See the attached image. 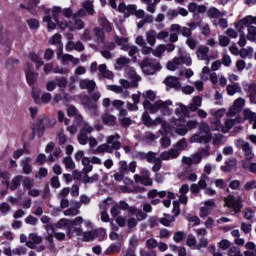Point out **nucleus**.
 <instances>
[{"label":"nucleus","mask_w":256,"mask_h":256,"mask_svg":"<svg viewBox=\"0 0 256 256\" xmlns=\"http://www.w3.org/2000/svg\"><path fill=\"white\" fill-rule=\"evenodd\" d=\"M143 97L146 99L143 102V107L146 109V111H150V113H157L159 109H168L169 106L173 105V102L170 100L162 101L158 100L154 104H152L149 101H155L157 98V95L153 90H148L146 93L143 94Z\"/></svg>","instance_id":"obj_1"},{"label":"nucleus","mask_w":256,"mask_h":256,"mask_svg":"<svg viewBox=\"0 0 256 256\" xmlns=\"http://www.w3.org/2000/svg\"><path fill=\"white\" fill-rule=\"evenodd\" d=\"M121 135L115 134L110 135L106 139V143L99 145L96 149L92 151L94 155H103L105 153H113L114 151H119L121 148Z\"/></svg>","instance_id":"obj_2"},{"label":"nucleus","mask_w":256,"mask_h":256,"mask_svg":"<svg viewBox=\"0 0 256 256\" xmlns=\"http://www.w3.org/2000/svg\"><path fill=\"white\" fill-rule=\"evenodd\" d=\"M213 134L211 133V127L206 122H202L199 125V131L196 132L191 138L190 143H211Z\"/></svg>","instance_id":"obj_3"},{"label":"nucleus","mask_w":256,"mask_h":256,"mask_svg":"<svg viewBox=\"0 0 256 256\" xmlns=\"http://www.w3.org/2000/svg\"><path fill=\"white\" fill-rule=\"evenodd\" d=\"M188 145L189 144L187 143V139L182 138L180 141L176 143V145L173 148H171L168 151H163L160 154V158L162 159V161H171L173 159H177V157L181 155V151H185Z\"/></svg>","instance_id":"obj_4"},{"label":"nucleus","mask_w":256,"mask_h":256,"mask_svg":"<svg viewBox=\"0 0 256 256\" xmlns=\"http://www.w3.org/2000/svg\"><path fill=\"white\" fill-rule=\"evenodd\" d=\"M120 85H108L107 89L109 91H113L114 93H117L118 95H121L123 99H127L129 97L130 93L127 91V89H131V87H137L133 86V82H129L126 79H120Z\"/></svg>","instance_id":"obj_5"},{"label":"nucleus","mask_w":256,"mask_h":256,"mask_svg":"<svg viewBox=\"0 0 256 256\" xmlns=\"http://www.w3.org/2000/svg\"><path fill=\"white\" fill-rule=\"evenodd\" d=\"M237 149H241L244 153L245 159L251 161L255 159V153H253V147L247 141H244L242 138L236 139L234 142Z\"/></svg>","instance_id":"obj_6"},{"label":"nucleus","mask_w":256,"mask_h":256,"mask_svg":"<svg viewBox=\"0 0 256 256\" xmlns=\"http://www.w3.org/2000/svg\"><path fill=\"white\" fill-rule=\"evenodd\" d=\"M57 121L53 118H49L47 116H42L38 119V135L39 137H43V133H45V129H52L55 127Z\"/></svg>","instance_id":"obj_7"},{"label":"nucleus","mask_w":256,"mask_h":256,"mask_svg":"<svg viewBox=\"0 0 256 256\" xmlns=\"http://www.w3.org/2000/svg\"><path fill=\"white\" fill-rule=\"evenodd\" d=\"M226 207L228 209H232V211L237 215L240 213L241 209H243V201L241 198H235L233 195H229L227 198L224 199Z\"/></svg>","instance_id":"obj_8"},{"label":"nucleus","mask_w":256,"mask_h":256,"mask_svg":"<svg viewBox=\"0 0 256 256\" xmlns=\"http://www.w3.org/2000/svg\"><path fill=\"white\" fill-rule=\"evenodd\" d=\"M125 74L127 75L128 79L131 80L133 87H138L139 81H141V76L137 75L135 69L131 66H116V69H123Z\"/></svg>","instance_id":"obj_9"},{"label":"nucleus","mask_w":256,"mask_h":256,"mask_svg":"<svg viewBox=\"0 0 256 256\" xmlns=\"http://www.w3.org/2000/svg\"><path fill=\"white\" fill-rule=\"evenodd\" d=\"M129 171L131 173H135V171H137V162L132 161L128 165L127 161L121 160L118 163V172H120V173L125 175V174L129 173Z\"/></svg>","instance_id":"obj_10"},{"label":"nucleus","mask_w":256,"mask_h":256,"mask_svg":"<svg viewBox=\"0 0 256 256\" xmlns=\"http://www.w3.org/2000/svg\"><path fill=\"white\" fill-rule=\"evenodd\" d=\"M245 107V99L238 98L234 101V104L230 107L229 111L227 112L228 117H235L237 113H240L241 109Z\"/></svg>","instance_id":"obj_11"},{"label":"nucleus","mask_w":256,"mask_h":256,"mask_svg":"<svg viewBox=\"0 0 256 256\" xmlns=\"http://www.w3.org/2000/svg\"><path fill=\"white\" fill-rule=\"evenodd\" d=\"M39 69V66L29 65L25 68L26 80L29 85H35V81H37L38 74L35 73Z\"/></svg>","instance_id":"obj_12"},{"label":"nucleus","mask_w":256,"mask_h":256,"mask_svg":"<svg viewBox=\"0 0 256 256\" xmlns=\"http://www.w3.org/2000/svg\"><path fill=\"white\" fill-rule=\"evenodd\" d=\"M83 221H84V219L81 216L76 217L74 220H69L67 218H62L58 221L57 227L59 229H61V227H63V225H71V226H74V227H79L80 225H83Z\"/></svg>","instance_id":"obj_13"},{"label":"nucleus","mask_w":256,"mask_h":256,"mask_svg":"<svg viewBox=\"0 0 256 256\" xmlns=\"http://www.w3.org/2000/svg\"><path fill=\"white\" fill-rule=\"evenodd\" d=\"M256 23V16H246L238 21L236 28L238 31H243L245 27H253V24Z\"/></svg>","instance_id":"obj_14"},{"label":"nucleus","mask_w":256,"mask_h":256,"mask_svg":"<svg viewBox=\"0 0 256 256\" xmlns=\"http://www.w3.org/2000/svg\"><path fill=\"white\" fill-rule=\"evenodd\" d=\"M118 11L120 13H123L124 17H131V15L135 14V11H137V5L135 4L126 5L125 3L122 2L118 6Z\"/></svg>","instance_id":"obj_15"},{"label":"nucleus","mask_w":256,"mask_h":256,"mask_svg":"<svg viewBox=\"0 0 256 256\" xmlns=\"http://www.w3.org/2000/svg\"><path fill=\"white\" fill-rule=\"evenodd\" d=\"M188 11L190 13H194V15H193L194 19H198L199 14H197V13H205V11H207V6L198 5L195 2H191V3L188 4Z\"/></svg>","instance_id":"obj_16"},{"label":"nucleus","mask_w":256,"mask_h":256,"mask_svg":"<svg viewBox=\"0 0 256 256\" xmlns=\"http://www.w3.org/2000/svg\"><path fill=\"white\" fill-rule=\"evenodd\" d=\"M66 51H78V53H81L85 51V45L81 41H68L65 46Z\"/></svg>","instance_id":"obj_17"},{"label":"nucleus","mask_w":256,"mask_h":256,"mask_svg":"<svg viewBox=\"0 0 256 256\" xmlns=\"http://www.w3.org/2000/svg\"><path fill=\"white\" fill-rule=\"evenodd\" d=\"M171 127L177 133V135H187V126L181 124V120H174L171 122Z\"/></svg>","instance_id":"obj_18"},{"label":"nucleus","mask_w":256,"mask_h":256,"mask_svg":"<svg viewBox=\"0 0 256 256\" xmlns=\"http://www.w3.org/2000/svg\"><path fill=\"white\" fill-rule=\"evenodd\" d=\"M244 91H247L250 103L256 105V84H245Z\"/></svg>","instance_id":"obj_19"},{"label":"nucleus","mask_w":256,"mask_h":256,"mask_svg":"<svg viewBox=\"0 0 256 256\" xmlns=\"http://www.w3.org/2000/svg\"><path fill=\"white\" fill-rule=\"evenodd\" d=\"M202 79L204 81H207V79H209L210 77V81L215 85L217 83V74L215 72L211 73V69L207 66H205L202 69V75H201Z\"/></svg>","instance_id":"obj_20"},{"label":"nucleus","mask_w":256,"mask_h":256,"mask_svg":"<svg viewBox=\"0 0 256 256\" xmlns=\"http://www.w3.org/2000/svg\"><path fill=\"white\" fill-rule=\"evenodd\" d=\"M80 89H87L88 93H93L95 91V87H97V84L93 80H80L79 82Z\"/></svg>","instance_id":"obj_21"},{"label":"nucleus","mask_w":256,"mask_h":256,"mask_svg":"<svg viewBox=\"0 0 256 256\" xmlns=\"http://www.w3.org/2000/svg\"><path fill=\"white\" fill-rule=\"evenodd\" d=\"M82 103L86 109H89V111L92 113V115H99L97 110V104L91 102V100L88 98V96H85L82 100Z\"/></svg>","instance_id":"obj_22"},{"label":"nucleus","mask_w":256,"mask_h":256,"mask_svg":"<svg viewBox=\"0 0 256 256\" xmlns=\"http://www.w3.org/2000/svg\"><path fill=\"white\" fill-rule=\"evenodd\" d=\"M197 59L200 61H207L209 59V47L199 46L196 51Z\"/></svg>","instance_id":"obj_23"},{"label":"nucleus","mask_w":256,"mask_h":256,"mask_svg":"<svg viewBox=\"0 0 256 256\" xmlns=\"http://www.w3.org/2000/svg\"><path fill=\"white\" fill-rule=\"evenodd\" d=\"M21 167L25 175H31L33 173V166L31 165V159L29 157L21 160Z\"/></svg>","instance_id":"obj_24"},{"label":"nucleus","mask_w":256,"mask_h":256,"mask_svg":"<svg viewBox=\"0 0 256 256\" xmlns=\"http://www.w3.org/2000/svg\"><path fill=\"white\" fill-rule=\"evenodd\" d=\"M63 227H67V237H69V239H71L73 235H77V236L83 235V229L81 227L71 226V225H63Z\"/></svg>","instance_id":"obj_25"},{"label":"nucleus","mask_w":256,"mask_h":256,"mask_svg":"<svg viewBox=\"0 0 256 256\" xmlns=\"http://www.w3.org/2000/svg\"><path fill=\"white\" fill-rule=\"evenodd\" d=\"M141 2L147 5L146 11H148V13H155V11H157V5L161 3V0H141Z\"/></svg>","instance_id":"obj_26"},{"label":"nucleus","mask_w":256,"mask_h":256,"mask_svg":"<svg viewBox=\"0 0 256 256\" xmlns=\"http://www.w3.org/2000/svg\"><path fill=\"white\" fill-rule=\"evenodd\" d=\"M244 119L253 123V129H256V113L251 111V109L246 108L243 110Z\"/></svg>","instance_id":"obj_27"},{"label":"nucleus","mask_w":256,"mask_h":256,"mask_svg":"<svg viewBox=\"0 0 256 256\" xmlns=\"http://www.w3.org/2000/svg\"><path fill=\"white\" fill-rule=\"evenodd\" d=\"M50 45H56L58 53H63V42H61V34H55L49 41Z\"/></svg>","instance_id":"obj_28"},{"label":"nucleus","mask_w":256,"mask_h":256,"mask_svg":"<svg viewBox=\"0 0 256 256\" xmlns=\"http://www.w3.org/2000/svg\"><path fill=\"white\" fill-rule=\"evenodd\" d=\"M121 247L123 244L121 242H115L110 244V246L106 249V255H115V253H119L121 251Z\"/></svg>","instance_id":"obj_29"},{"label":"nucleus","mask_w":256,"mask_h":256,"mask_svg":"<svg viewBox=\"0 0 256 256\" xmlns=\"http://www.w3.org/2000/svg\"><path fill=\"white\" fill-rule=\"evenodd\" d=\"M191 63H193V60L189 54H185L179 58H174V65H191Z\"/></svg>","instance_id":"obj_30"},{"label":"nucleus","mask_w":256,"mask_h":256,"mask_svg":"<svg viewBox=\"0 0 256 256\" xmlns=\"http://www.w3.org/2000/svg\"><path fill=\"white\" fill-rule=\"evenodd\" d=\"M167 87H172V89H181V84L179 83V78L169 76L165 79Z\"/></svg>","instance_id":"obj_31"},{"label":"nucleus","mask_w":256,"mask_h":256,"mask_svg":"<svg viewBox=\"0 0 256 256\" xmlns=\"http://www.w3.org/2000/svg\"><path fill=\"white\" fill-rule=\"evenodd\" d=\"M225 15V12H221L215 7H211L207 11V17L210 19H219V17H225Z\"/></svg>","instance_id":"obj_32"},{"label":"nucleus","mask_w":256,"mask_h":256,"mask_svg":"<svg viewBox=\"0 0 256 256\" xmlns=\"http://www.w3.org/2000/svg\"><path fill=\"white\" fill-rule=\"evenodd\" d=\"M141 69L145 75H155L161 69V66L142 65Z\"/></svg>","instance_id":"obj_33"},{"label":"nucleus","mask_w":256,"mask_h":256,"mask_svg":"<svg viewBox=\"0 0 256 256\" xmlns=\"http://www.w3.org/2000/svg\"><path fill=\"white\" fill-rule=\"evenodd\" d=\"M175 115L177 117H189V108L183 104H177V108L175 109Z\"/></svg>","instance_id":"obj_34"},{"label":"nucleus","mask_w":256,"mask_h":256,"mask_svg":"<svg viewBox=\"0 0 256 256\" xmlns=\"http://www.w3.org/2000/svg\"><path fill=\"white\" fill-rule=\"evenodd\" d=\"M102 121L104 125H108L109 127H113L115 123H117V117H115L113 114H104L102 115Z\"/></svg>","instance_id":"obj_35"},{"label":"nucleus","mask_w":256,"mask_h":256,"mask_svg":"<svg viewBox=\"0 0 256 256\" xmlns=\"http://www.w3.org/2000/svg\"><path fill=\"white\" fill-rule=\"evenodd\" d=\"M21 181H23V176L22 175L15 176L9 184L10 190L11 191H17V189H19V187H21Z\"/></svg>","instance_id":"obj_36"},{"label":"nucleus","mask_w":256,"mask_h":256,"mask_svg":"<svg viewBox=\"0 0 256 256\" xmlns=\"http://www.w3.org/2000/svg\"><path fill=\"white\" fill-rule=\"evenodd\" d=\"M142 121H143L144 125H146L147 127H151V125H157V123H161V118H156V120L153 121L151 119V116H149V114L144 113L142 115Z\"/></svg>","instance_id":"obj_37"},{"label":"nucleus","mask_w":256,"mask_h":256,"mask_svg":"<svg viewBox=\"0 0 256 256\" xmlns=\"http://www.w3.org/2000/svg\"><path fill=\"white\" fill-rule=\"evenodd\" d=\"M94 35L96 37L98 45H105V33L101 30V28H94Z\"/></svg>","instance_id":"obj_38"},{"label":"nucleus","mask_w":256,"mask_h":256,"mask_svg":"<svg viewBox=\"0 0 256 256\" xmlns=\"http://www.w3.org/2000/svg\"><path fill=\"white\" fill-rule=\"evenodd\" d=\"M100 77H104V79H113V72L107 70V66L100 65L98 68Z\"/></svg>","instance_id":"obj_39"},{"label":"nucleus","mask_w":256,"mask_h":256,"mask_svg":"<svg viewBox=\"0 0 256 256\" xmlns=\"http://www.w3.org/2000/svg\"><path fill=\"white\" fill-rule=\"evenodd\" d=\"M141 184L146 187H151V185H153V179H151V173L148 170L143 171Z\"/></svg>","instance_id":"obj_40"},{"label":"nucleus","mask_w":256,"mask_h":256,"mask_svg":"<svg viewBox=\"0 0 256 256\" xmlns=\"http://www.w3.org/2000/svg\"><path fill=\"white\" fill-rule=\"evenodd\" d=\"M146 41L153 47V45L157 43V32H155V30H149L146 33Z\"/></svg>","instance_id":"obj_41"},{"label":"nucleus","mask_w":256,"mask_h":256,"mask_svg":"<svg viewBox=\"0 0 256 256\" xmlns=\"http://www.w3.org/2000/svg\"><path fill=\"white\" fill-rule=\"evenodd\" d=\"M72 25L77 31H81L82 29H85V22L81 19V18H77L75 16H73L72 18Z\"/></svg>","instance_id":"obj_42"},{"label":"nucleus","mask_w":256,"mask_h":256,"mask_svg":"<svg viewBox=\"0 0 256 256\" xmlns=\"http://www.w3.org/2000/svg\"><path fill=\"white\" fill-rule=\"evenodd\" d=\"M248 251L244 252V256H256V245L253 242H248L245 245Z\"/></svg>","instance_id":"obj_43"},{"label":"nucleus","mask_w":256,"mask_h":256,"mask_svg":"<svg viewBox=\"0 0 256 256\" xmlns=\"http://www.w3.org/2000/svg\"><path fill=\"white\" fill-rule=\"evenodd\" d=\"M82 7H83V9L86 10L88 15H95V9L93 8L94 7L93 1L86 0V1L82 2Z\"/></svg>","instance_id":"obj_44"},{"label":"nucleus","mask_w":256,"mask_h":256,"mask_svg":"<svg viewBox=\"0 0 256 256\" xmlns=\"http://www.w3.org/2000/svg\"><path fill=\"white\" fill-rule=\"evenodd\" d=\"M128 245V249H134V251H137V247H139V237H137V235L130 236Z\"/></svg>","instance_id":"obj_45"},{"label":"nucleus","mask_w":256,"mask_h":256,"mask_svg":"<svg viewBox=\"0 0 256 256\" xmlns=\"http://www.w3.org/2000/svg\"><path fill=\"white\" fill-rule=\"evenodd\" d=\"M226 89H227L228 95H235V93H241L242 91L241 86H239V84L237 83L228 85Z\"/></svg>","instance_id":"obj_46"},{"label":"nucleus","mask_w":256,"mask_h":256,"mask_svg":"<svg viewBox=\"0 0 256 256\" xmlns=\"http://www.w3.org/2000/svg\"><path fill=\"white\" fill-rule=\"evenodd\" d=\"M62 63H73V65H77L79 63V59L73 57L71 54H64L62 56Z\"/></svg>","instance_id":"obj_47"},{"label":"nucleus","mask_w":256,"mask_h":256,"mask_svg":"<svg viewBox=\"0 0 256 256\" xmlns=\"http://www.w3.org/2000/svg\"><path fill=\"white\" fill-rule=\"evenodd\" d=\"M163 53H165V44H160L155 50H152V55H154V57H158V59L163 57Z\"/></svg>","instance_id":"obj_48"},{"label":"nucleus","mask_w":256,"mask_h":256,"mask_svg":"<svg viewBox=\"0 0 256 256\" xmlns=\"http://www.w3.org/2000/svg\"><path fill=\"white\" fill-rule=\"evenodd\" d=\"M100 26L106 33H111L113 31V27H111V23L108 22L105 18H100Z\"/></svg>","instance_id":"obj_49"},{"label":"nucleus","mask_w":256,"mask_h":256,"mask_svg":"<svg viewBox=\"0 0 256 256\" xmlns=\"http://www.w3.org/2000/svg\"><path fill=\"white\" fill-rule=\"evenodd\" d=\"M247 31H248V33H247L246 37H247L248 41H255V39H256V27L255 26H248Z\"/></svg>","instance_id":"obj_50"},{"label":"nucleus","mask_w":256,"mask_h":256,"mask_svg":"<svg viewBox=\"0 0 256 256\" xmlns=\"http://www.w3.org/2000/svg\"><path fill=\"white\" fill-rule=\"evenodd\" d=\"M62 163L65 165V169H75V162H73V159L71 156H67L62 160Z\"/></svg>","instance_id":"obj_51"},{"label":"nucleus","mask_w":256,"mask_h":256,"mask_svg":"<svg viewBox=\"0 0 256 256\" xmlns=\"http://www.w3.org/2000/svg\"><path fill=\"white\" fill-rule=\"evenodd\" d=\"M44 23H47V29L48 31H53V29L57 28V24L53 22L51 19V16L47 15L43 18Z\"/></svg>","instance_id":"obj_52"},{"label":"nucleus","mask_w":256,"mask_h":256,"mask_svg":"<svg viewBox=\"0 0 256 256\" xmlns=\"http://www.w3.org/2000/svg\"><path fill=\"white\" fill-rule=\"evenodd\" d=\"M241 121V118H235V119H229L225 122L226 130H224V133H227L230 129H233V126L235 123H239Z\"/></svg>","instance_id":"obj_53"},{"label":"nucleus","mask_w":256,"mask_h":256,"mask_svg":"<svg viewBox=\"0 0 256 256\" xmlns=\"http://www.w3.org/2000/svg\"><path fill=\"white\" fill-rule=\"evenodd\" d=\"M54 21H56L59 29H62V31H65V29H67V27H69V22H67V20H65V18H60V16L57 19H54Z\"/></svg>","instance_id":"obj_54"},{"label":"nucleus","mask_w":256,"mask_h":256,"mask_svg":"<svg viewBox=\"0 0 256 256\" xmlns=\"http://www.w3.org/2000/svg\"><path fill=\"white\" fill-rule=\"evenodd\" d=\"M81 127L80 132L86 134V135H91L92 131H94L93 126H90L89 123L83 122Z\"/></svg>","instance_id":"obj_55"},{"label":"nucleus","mask_w":256,"mask_h":256,"mask_svg":"<svg viewBox=\"0 0 256 256\" xmlns=\"http://www.w3.org/2000/svg\"><path fill=\"white\" fill-rule=\"evenodd\" d=\"M198 43L199 42L197 41V39H195L191 36L186 39V45L189 47V49H192V51H195V49H197Z\"/></svg>","instance_id":"obj_56"},{"label":"nucleus","mask_w":256,"mask_h":256,"mask_svg":"<svg viewBox=\"0 0 256 256\" xmlns=\"http://www.w3.org/2000/svg\"><path fill=\"white\" fill-rule=\"evenodd\" d=\"M23 186L25 189H28V191L31 190L32 187H35V179L29 177L24 178Z\"/></svg>","instance_id":"obj_57"},{"label":"nucleus","mask_w":256,"mask_h":256,"mask_svg":"<svg viewBox=\"0 0 256 256\" xmlns=\"http://www.w3.org/2000/svg\"><path fill=\"white\" fill-rule=\"evenodd\" d=\"M11 175L9 174V172H6V171H1L0 170V179H3L2 180V183L3 185H6V187H9V179H10Z\"/></svg>","instance_id":"obj_58"},{"label":"nucleus","mask_w":256,"mask_h":256,"mask_svg":"<svg viewBox=\"0 0 256 256\" xmlns=\"http://www.w3.org/2000/svg\"><path fill=\"white\" fill-rule=\"evenodd\" d=\"M78 142L80 143V145H87V143H89V136L87 134H85L84 132H81L78 134Z\"/></svg>","instance_id":"obj_59"},{"label":"nucleus","mask_w":256,"mask_h":256,"mask_svg":"<svg viewBox=\"0 0 256 256\" xmlns=\"http://www.w3.org/2000/svg\"><path fill=\"white\" fill-rule=\"evenodd\" d=\"M160 159L161 158H157V153H155V152H148V153H146V161L148 163H156Z\"/></svg>","instance_id":"obj_60"},{"label":"nucleus","mask_w":256,"mask_h":256,"mask_svg":"<svg viewBox=\"0 0 256 256\" xmlns=\"http://www.w3.org/2000/svg\"><path fill=\"white\" fill-rule=\"evenodd\" d=\"M27 24H28L29 29H32V30L39 29V20H37L35 18L28 19Z\"/></svg>","instance_id":"obj_61"},{"label":"nucleus","mask_w":256,"mask_h":256,"mask_svg":"<svg viewBox=\"0 0 256 256\" xmlns=\"http://www.w3.org/2000/svg\"><path fill=\"white\" fill-rule=\"evenodd\" d=\"M228 256H243L241 250L237 246H232L228 250Z\"/></svg>","instance_id":"obj_62"},{"label":"nucleus","mask_w":256,"mask_h":256,"mask_svg":"<svg viewBox=\"0 0 256 256\" xmlns=\"http://www.w3.org/2000/svg\"><path fill=\"white\" fill-rule=\"evenodd\" d=\"M242 213L248 221H253V217H255V211H253L251 208H246Z\"/></svg>","instance_id":"obj_63"},{"label":"nucleus","mask_w":256,"mask_h":256,"mask_svg":"<svg viewBox=\"0 0 256 256\" xmlns=\"http://www.w3.org/2000/svg\"><path fill=\"white\" fill-rule=\"evenodd\" d=\"M67 83H68V81H67V78H65V77H60V78L56 79V85L58 87H60V89H62V91H63V89L67 88Z\"/></svg>","instance_id":"obj_64"}]
</instances>
